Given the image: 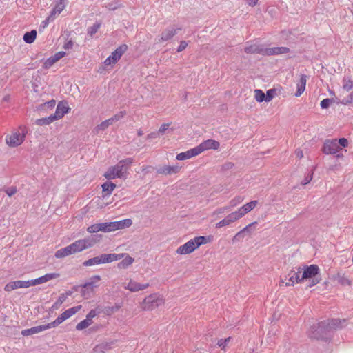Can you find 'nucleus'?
Returning a JSON list of instances; mask_svg holds the SVG:
<instances>
[{"instance_id": "680f3d73", "label": "nucleus", "mask_w": 353, "mask_h": 353, "mask_svg": "<svg viewBox=\"0 0 353 353\" xmlns=\"http://www.w3.org/2000/svg\"><path fill=\"white\" fill-rule=\"evenodd\" d=\"M230 207L228 206H225V207H223V208H219L217 210V213H223L225 212V211H229L230 210Z\"/></svg>"}, {"instance_id": "393cba45", "label": "nucleus", "mask_w": 353, "mask_h": 353, "mask_svg": "<svg viewBox=\"0 0 353 353\" xmlns=\"http://www.w3.org/2000/svg\"><path fill=\"white\" fill-rule=\"evenodd\" d=\"M199 155L196 148H192L186 152H181L176 155V159L179 161H183L188 159L191 157Z\"/></svg>"}, {"instance_id": "49530a36", "label": "nucleus", "mask_w": 353, "mask_h": 353, "mask_svg": "<svg viewBox=\"0 0 353 353\" xmlns=\"http://www.w3.org/2000/svg\"><path fill=\"white\" fill-rule=\"evenodd\" d=\"M57 61L54 60V57L52 56L47 59L46 61L44 62L43 66L46 68H49L52 65H53Z\"/></svg>"}, {"instance_id": "4468645a", "label": "nucleus", "mask_w": 353, "mask_h": 353, "mask_svg": "<svg viewBox=\"0 0 353 353\" xmlns=\"http://www.w3.org/2000/svg\"><path fill=\"white\" fill-rule=\"evenodd\" d=\"M241 216L238 214L236 211L233 212L230 214H229L227 216H225L223 219L219 221L216 223V228H221L222 227L225 226H229L234 222L236 221L237 220L240 219Z\"/></svg>"}, {"instance_id": "a878e982", "label": "nucleus", "mask_w": 353, "mask_h": 353, "mask_svg": "<svg viewBox=\"0 0 353 353\" xmlns=\"http://www.w3.org/2000/svg\"><path fill=\"white\" fill-rule=\"evenodd\" d=\"M180 167L178 165H165L157 170V172L162 174H172L177 173L179 171Z\"/></svg>"}, {"instance_id": "a19ab883", "label": "nucleus", "mask_w": 353, "mask_h": 353, "mask_svg": "<svg viewBox=\"0 0 353 353\" xmlns=\"http://www.w3.org/2000/svg\"><path fill=\"white\" fill-rule=\"evenodd\" d=\"M125 111H120L119 112L115 114L110 119L111 121L114 123L119 120H121L125 115Z\"/></svg>"}, {"instance_id": "2f4dec72", "label": "nucleus", "mask_w": 353, "mask_h": 353, "mask_svg": "<svg viewBox=\"0 0 353 353\" xmlns=\"http://www.w3.org/2000/svg\"><path fill=\"white\" fill-rule=\"evenodd\" d=\"M37 37V31L32 30L30 32H26L23 35V40L26 43L30 44L33 43Z\"/></svg>"}, {"instance_id": "ea45409f", "label": "nucleus", "mask_w": 353, "mask_h": 353, "mask_svg": "<svg viewBox=\"0 0 353 353\" xmlns=\"http://www.w3.org/2000/svg\"><path fill=\"white\" fill-rule=\"evenodd\" d=\"M243 197L236 196L230 201L229 207H230V209H232L236 206L238 204L241 203L243 201Z\"/></svg>"}, {"instance_id": "20e7f679", "label": "nucleus", "mask_w": 353, "mask_h": 353, "mask_svg": "<svg viewBox=\"0 0 353 353\" xmlns=\"http://www.w3.org/2000/svg\"><path fill=\"white\" fill-rule=\"evenodd\" d=\"M26 134V128L20 126L19 129L12 131L10 134L6 136V143L10 148L18 147L23 143Z\"/></svg>"}, {"instance_id": "72a5a7b5", "label": "nucleus", "mask_w": 353, "mask_h": 353, "mask_svg": "<svg viewBox=\"0 0 353 353\" xmlns=\"http://www.w3.org/2000/svg\"><path fill=\"white\" fill-rule=\"evenodd\" d=\"M245 52L246 53H260L263 54L264 49L260 47L259 45H250L245 48Z\"/></svg>"}, {"instance_id": "2eb2a0df", "label": "nucleus", "mask_w": 353, "mask_h": 353, "mask_svg": "<svg viewBox=\"0 0 353 353\" xmlns=\"http://www.w3.org/2000/svg\"><path fill=\"white\" fill-rule=\"evenodd\" d=\"M32 286L31 280L29 281H15L9 282L4 288L7 292H10L18 288H27Z\"/></svg>"}, {"instance_id": "bf43d9fd", "label": "nucleus", "mask_w": 353, "mask_h": 353, "mask_svg": "<svg viewBox=\"0 0 353 353\" xmlns=\"http://www.w3.org/2000/svg\"><path fill=\"white\" fill-rule=\"evenodd\" d=\"M73 46V42L70 40V41H68L63 46V48L65 50H68V49H70L72 48Z\"/></svg>"}, {"instance_id": "b1692460", "label": "nucleus", "mask_w": 353, "mask_h": 353, "mask_svg": "<svg viewBox=\"0 0 353 353\" xmlns=\"http://www.w3.org/2000/svg\"><path fill=\"white\" fill-rule=\"evenodd\" d=\"M307 77L305 74H301L299 81L296 83V97H300L305 89Z\"/></svg>"}, {"instance_id": "de8ad7c7", "label": "nucleus", "mask_w": 353, "mask_h": 353, "mask_svg": "<svg viewBox=\"0 0 353 353\" xmlns=\"http://www.w3.org/2000/svg\"><path fill=\"white\" fill-rule=\"evenodd\" d=\"M106 223V232L116 231V225L115 222H105Z\"/></svg>"}, {"instance_id": "f704fd0d", "label": "nucleus", "mask_w": 353, "mask_h": 353, "mask_svg": "<svg viewBox=\"0 0 353 353\" xmlns=\"http://www.w3.org/2000/svg\"><path fill=\"white\" fill-rule=\"evenodd\" d=\"M55 120L51 114L49 117L38 119L35 121V123L38 125H47L54 122Z\"/></svg>"}, {"instance_id": "6e6d98bb", "label": "nucleus", "mask_w": 353, "mask_h": 353, "mask_svg": "<svg viewBox=\"0 0 353 353\" xmlns=\"http://www.w3.org/2000/svg\"><path fill=\"white\" fill-rule=\"evenodd\" d=\"M65 55V52H59L56 53L54 55H53L52 57H54V60H55L56 61H58L59 59L63 58Z\"/></svg>"}, {"instance_id": "cd10ccee", "label": "nucleus", "mask_w": 353, "mask_h": 353, "mask_svg": "<svg viewBox=\"0 0 353 353\" xmlns=\"http://www.w3.org/2000/svg\"><path fill=\"white\" fill-rule=\"evenodd\" d=\"M124 256L121 258H125L117 264V267L119 269H126L134 262V259L127 254H123Z\"/></svg>"}, {"instance_id": "6ab92c4d", "label": "nucleus", "mask_w": 353, "mask_h": 353, "mask_svg": "<svg viewBox=\"0 0 353 353\" xmlns=\"http://www.w3.org/2000/svg\"><path fill=\"white\" fill-rule=\"evenodd\" d=\"M181 28H176L174 26H170L167 28L161 35L160 39H159V41H167L170 40L175 34H177L179 30H181Z\"/></svg>"}, {"instance_id": "603ef678", "label": "nucleus", "mask_w": 353, "mask_h": 353, "mask_svg": "<svg viewBox=\"0 0 353 353\" xmlns=\"http://www.w3.org/2000/svg\"><path fill=\"white\" fill-rule=\"evenodd\" d=\"M188 45V41H182L180 42V44L177 48V52H180L184 50Z\"/></svg>"}, {"instance_id": "412c9836", "label": "nucleus", "mask_w": 353, "mask_h": 353, "mask_svg": "<svg viewBox=\"0 0 353 353\" xmlns=\"http://www.w3.org/2000/svg\"><path fill=\"white\" fill-rule=\"evenodd\" d=\"M59 276V274L58 273H49L46 274L42 276H40L39 278H37L35 279H32V286H34L37 285L42 284L44 283H46L50 280L57 279Z\"/></svg>"}, {"instance_id": "c85d7f7f", "label": "nucleus", "mask_w": 353, "mask_h": 353, "mask_svg": "<svg viewBox=\"0 0 353 353\" xmlns=\"http://www.w3.org/2000/svg\"><path fill=\"white\" fill-rule=\"evenodd\" d=\"M113 345L114 342L112 341L101 343L94 347V353H105L106 351L110 350Z\"/></svg>"}, {"instance_id": "dca6fc26", "label": "nucleus", "mask_w": 353, "mask_h": 353, "mask_svg": "<svg viewBox=\"0 0 353 353\" xmlns=\"http://www.w3.org/2000/svg\"><path fill=\"white\" fill-rule=\"evenodd\" d=\"M69 110L70 108L68 107L67 102L61 101L58 103L55 112L52 115L56 121L61 119L65 114L69 112Z\"/></svg>"}, {"instance_id": "4d7b16f0", "label": "nucleus", "mask_w": 353, "mask_h": 353, "mask_svg": "<svg viewBox=\"0 0 353 353\" xmlns=\"http://www.w3.org/2000/svg\"><path fill=\"white\" fill-rule=\"evenodd\" d=\"M170 124L168 123H163L161 125L158 133L163 134L166 130L169 128Z\"/></svg>"}, {"instance_id": "4c0bfd02", "label": "nucleus", "mask_w": 353, "mask_h": 353, "mask_svg": "<svg viewBox=\"0 0 353 353\" xmlns=\"http://www.w3.org/2000/svg\"><path fill=\"white\" fill-rule=\"evenodd\" d=\"M337 281L342 285H350L351 281L343 274H338L336 276Z\"/></svg>"}, {"instance_id": "13d9d810", "label": "nucleus", "mask_w": 353, "mask_h": 353, "mask_svg": "<svg viewBox=\"0 0 353 353\" xmlns=\"http://www.w3.org/2000/svg\"><path fill=\"white\" fill-rule=\"evenodd\" d=\"M312 174H309L307 176L305 177V179L303 180V182L302 183L303 185H306L307 183H309L310 182V181L312 180Z\"/></svg>"}, {"instance_id": "7ed1b4c3", "label": "nucleus", "mask_w": 353, "mask_h": 353, "mask_svg": "<svg viewBox=\"0 0 353 353\" xmlns=\"http://www.w3.org/2000/svg\"><path fill=\"white\" fill-rule=\"evenodd\" d=\"M132 162L131 158L121 160L115 165L110 167L104 174V176L108 180L116 178L126 179L128 175L129 166Z\"/></svg>"}, {"instance_id": "774afa93", "label": "nucleus", "mask_w": 353, "mask_h": 353, "mask_svg": "<svg viewBox=\"0 0 353 353\" xmlns=\"http://www.w3.org/2000/svg\"><path fill=\"white\" fill-rule=\"evenodd\" d=\"M48 107H54L56 104L55 100L52 99L50 101H48L47 103Z\"/></svg>"}, {"instance_id": "423d86ee", "label": "nucleus", "mask_w": 353, "mask_h": 353, "mask_svg": "<svg viewBox=\"0 0 353 353\" xmlns=\"http://www.w3.org/2000/svg\"><path fill=\"white\" fill-rule=\"evenodd\" d=\"M205 243L206 239L205 236L194 237L183 245L179 246L176 250V253L181 255L190 254L200 245Z\"/></svg>"}, {"instance_id": "0eeeda50", "label": "nucleus", "mask_w": 353, "mask_h": 353, "mask_svg": "<svg viewBox=\"0 0 353 353\" xmlns=\"http://www.w3.org/2000/svg\"><path fill=\"white\" fill-rule=\"evenodd\" d=\"M100 280L101 276L99 275H94L90 278L81 287V296L85 299L91 298L94 294V289L98 287Z\"/></svg>"}, {"instance_id": "473e14b6", "label": "nucleus", "mask_w": 353, "mask_h": 353, "mask_svg": "<svg viewBox=\"0 0 353 353\" xmlns=\"http://www.w3.org/2000/svg\"><path fill=\"white\" fill-rule=\"evenodd\" d=\"M113 123L110 119H106L98 125L94 130L95 133H99L101 131L106 130L110 125H112Z\"/></svg>"}, {"instance_id": "7c9ffc66", "label": "nucleus", "mask_w": 353, "mask_h": 353, "mask_svg": "<svg viewBox=\"0 0 353 353\" xmlns=\"http://www.w3.org/2000/svg\"><path fill=\"white\" fill-rule=\"evenodd\" d=\"M114 222H115L117 230L129 228L132 224V221L130 219H126L114 221Z\"/></svg>"}, {"instance_id": "c9c22d12", "label": "nucleus", "mask_w": 353, "mask_h": 353, "mask_svg": "<svg viewBox=\"0 0 353 353\" xmlns=\"http://www.w3.org/2000/svg\"><path fill=\"white\" fill-rule=\"evenodd\" d=\"M254 99L258 102H263V101L266 102V98H265V93L261 90H259V89H256L254 90Z\"/></svg>"}, {"instance_id": "39448f33", "label": "nucleus", "mask_w": 353, "mask_h": 353, "mask_svg": "<svg viewBox=\"0 0 353 353\" xmlns=\"http://www.w3.org/2000/svg\"><path fill=\"white\" fill-rule=\"evenodd\" d=\"M123 256V254H101L97 256L85 261L83 263V265L85 267H88L99 264L109 263L121 259Z\"/></svg>"}, {"instance_id": "338daca9", "label": "nucleus", "mask_w": 353, "mask_h": 353, "mask_svg": "<svg viewBox=\"0 0 353 353\" xmlns=\"http://www.w3.org/2000/svg\"><path fill=\"white\" fill-rule=\"evenodd\" d=\"M112 60L111 57L109 56V57H108L105 60L104 63H105V65H108L112 64V63H113V62H112Z\"/></svg>"}, {"instance_id": "0e129e2a", "label": "nucleus", "mask_w": 353, "mask_h": 353, "mask_svg": "<svg viewBox=\"0 0 353 353\" xmlns=\"http://www.w3.org/2000/svg\"><path fill=\"white\" fill-rule=\"evenodd\" d=\"M249 6H254L256 5L258 0H244Z\"/></svg>"}, {"instance_id": "a18cd8bd", "label": "nucleus", "mask_w": 353, "mask_h": 353, "mask_svg": "<svg viewBox=\"0 0 353 353\" xmlns=\"http://www.w3.org/2000/svg\"><path fill=\"white\" fill-rule=\"evenodd\" d=\"M352 102H353V92H351L347 97H344L341 101V103L343 105H348Z\"/></svg>"}, {"instance_id": "f257e3e1", "label": "nucleus", "mask_w": 353, "mask_h": 353, "mask_svg": "<svg viewBox=\"0 0 353 353\" xmlns=\"http://www.w3.org/2000/svg\"><path fill=\"white\" fill-rule=\"evenodd\" d=\"M346 323L345 319H333L328 321L320 322L317 325H314L310 328L308 335L310 338L327 340V333L332 330L342 328Z\"/></svg>"}, {"instance_id": "9d476101", "label": "nucleus", "mask_w": 353, "mask_h": 353, "mask_svg": "<svg viewBox=\"0 0 353 353\" xmlns=\"http://www.w3.org/2000/svg\"><path fill=\"white\" fill-rule=\"evenodd\" d=\"M81 305L69 308L61 314L54 321L50 323L52 328L55 327L80 310Z\"/></svg>"}, {"instance_id": "9b49d317", "label": "nucleus", "mask_w": 353, "mask_h": 353, "mask_svg": "<svg viewBox=\"0 0 353 353\" xmlns=\"http://www.w3.org/2000/svg\"><path fill=\"white\" fill-rule=\"evenodd\" d=\"M220 146V143L219 141L213 139H208L202 143H201L196 148L198 154H201V152L208 150H217Z\"/></svg>"}, {"instance_id": "a211bd4d", "label": "nucleus", "mask_w": 353, "mask_h": 353, "mask_svg": "<svg viewBox=\"0 0 353 353\" xmlns=\"http://www.w3.org/2000/svg\"><path fill=\"white\" fill-rule=\"evenodd\" d=\"M50 328H52V327L49 323H47L45 325H38V326L32 327L29 329L23 330L21 331V334L23 336L32 335V334L41 332L43 331H45V330L50 329Z\"/></svg>"}, {"instance_id": "aec40b11", "label": "nucleus", "mask_w": 353, "mask_h": 353, "mask_svg": "<svg viewBox=\"0 0 353 353\" xmlns=\"http://www.w3.org/2000/svg\"><path fill=\"white\" fill-rule=\"evenodd\" d=\"M290 52V49L287 47H272L264 49L263 55H279L287 54Z\"/></svg>"}, {"instance_id": "58836bf2", "label": "nucleus", "mask_w": 353, "mask_h": 353, "mask_svg": "<svg viewBox=\"0 0 353 353\" xmlns=\"http://www.w3.org/2000/svg\"><path fill=\"white\" fill-rule=\"evenodd\" d=\"M101 27V23L99 22L94 23L92 26L89 27L88 29V34L92 37L95 33L97 32L98 30Z\"/></svg>"}, {"instance_id": "1a4fd4ad", "label": "nucleus", "mask_w": 353, "mask_h": 353, "mask_svg": "<svg viewBox=\"0 0 353 353\" xmlns=\"http://www.w3.org/2000/svg\"><path fill=\"white\" fill-rule=\"evenodd\" d=\"M163 303V299L158 294H152L147 296L143 301L144 310H152Z\"/></svg>"}, {"instance_id": "052dcab7", "label": "nucleus", "mask_w": 353, "mask_h": 353, "mask_svg": "<svg viewBox=\"0 0 353 353\" xmlns=\"http://www.w3.org/2000/svg\"><path fill=\"white\" fill-rule=\"evenodd\" d=\"M256 223H252L249 224L248 225L245 226L244 228L241 230L243 234L245 232H250V228L252 227Z\"/></svg>"}, {"instance_id": "5fc2aeb1", "label": "nucleus", "mask_w": 353, "mask_h": 353, "mask_svg": "<svg viewBox=\"0 0 353 353\" xmlns=\"http://www.w3.org/2000/svg\"><path fill=\"white\" fill-rule=\"evenodd\" d=\"M98 312L95 310H91L87 314L86 318L90 321H92V318L97 315Z\"/></svg>"}, {"instance_id": "ddd939ff", "label": "nucleus", "mask_w": 353, "mask_h": 353, "mask_svg": "<svg viewBox=\"0 0 353 353\" xmlns=\"http://www.w3.org/2000/svg\"><path fill=\"white\" fill-rule=\"evenodd\" d=\"M150 286L149 283H140L134 280L130 279L128 283L123 284V288L132 292H136L147 289Z\"/></svg>"}, {"instance_id": "c756f323", "label": "nucleus", "mask_w": 353, "mask_h": 353, "mask_svg": "<svg viewBox=\"0 0 353 353\" xmlns=\"http://www.w3.org/2000/svg\"><path fill=\"white\" fill-rule=\"evenodd\" d=\"M116 188V185L112 182H105L102 185L103 192L105 193L103 197L106 196H110L114 188Z\"/></svg>"}, {"instance_id": "f03ea898", "label": "nucleus", "mask_w": 353, "mask_h": 353, "mask_svg": "<svg viewBox=\"0 0 353 353\" xmlns=\"http://www.w3.org/2000/svg\"><path fill=\"white\" fill-rule=\"evenodd\" d=\"M95 241L92 237L77 240L69 245L56 251L54 256L57 259L63 258L87 250L92 247Z\"/></svg>"}, {"instance_id": "e433bc0d", "label": "nucleus", "mask_w": 353, "mask_h": 353, "mask_svg": "<svg viewBox=\"0 0 353 353\" xmlns=\"http://www.w3.org/2000/svg\"><path fill=\"white\" fill-rule=\"evenodd\" d=\"M92 323V321H90L89 319L85 318L84 320L81 321L77 325L76 329L77 330H82L90 326Z\"/></svg>"}, {"instance_id": "6e6552de", "label": "nucleus", "mask_w": 353, "mask_h": 353, "mask_svg": "<svg viewBox=\"0 0 353 353\" xmlns=\"http://www.w3.org/2000/svg\"><path fill=\"white\" fill-rule=\"evenodd\" d=\"M319 272V268L316 265L306 266L303 272H301V279L303 281L307 279H312V281L308 284V287H313L320 282V278L316 277Z\"/></svg>"}, {"instance_id": "8fccbe9b", "label": "nucleus", "mask_w": 353, "mask_h": 353, "mask_svg": "<svg viewBox=\"0 0 353 353\" xmlns=\"http://www.w3.org/2000/svg\"><path fill=\"white\" fill-rule=\"evenodd\" d=\"M343 88L344 90L349 91L353 88V81L351 80L344 81Z\"/></svg>"}, {"instance_id": "37998d69", "label": "nucleus", "mask_w": 353, "mask_h": 353, "mask_svg": "<svg viewBox=\"0 0 353 353\" xmlns=\"http://www.w3.org/2000/svg\"><path fill=\"white\" fill-rule=\"evenodd\" d=\"M231 337H228L227 339H221L217 342V345L221 347L223 350L225 349V346L230 341Z\"/></svg>"}, {"instance_id": "f3484780", "label": "nucleus", "mask_w": 353, "mask_h": 353, "mask_svg": "<svg viewBox=\"0 0 353 353\" xmlns=\"http://www.w3.org/2000/svg\"><path fill=\"white\" fill-rule=\"evenodd\" d=\"M301 268H299L297 272L295 271H291L288 276V281L285 283V286H292L294 285V283H299L303 281L301 279Z\"/></svg>"}, {"instance_id": "5701e85b", "label": "nucleus", "mask_w": 353, "mask_h": 353, "mask_svg": "<svg viewBox=\"0 0 353 353\" xmlns=\"http://www.w3.org/2000/svg\"><path fill=\"white\" fill-rule=\"evenodd\" d=\"M258 203L257 201H252L245 205H243L242 207H241L236 212L242 218L245 214L250 212L252 210H253L256 204Z\"/></svg>"}, {"instance_id": "3c124183", "label": "nucleus", "mask_w": 353, "mask_h": 353, "mask_svg": "<svg viewBox=\"0 0 353 353\" xmlns=\"http://www.w3.org/2000/svg\"><path fill=\"white\" fill-rule=\"evenodd\" d=\"M338 145L341 147L345 148L348 145V141L345 138H340L337 140Z\"/></svg>"}, {"instance_id": "f8f14e48", "label": "nucleus", "mask_w": 353, "mask_h": 353, "mask_svg": "<svg viewBox=\"0 0 353 353\" xmlns=\"http://www.w3.org/2000/svg\"><path fill=\"white\" fill-rule=\"evenodd\" d=\"M341 148L338 145L337 139L327 140L323 147V152L325 154H335Z\"/></svg>"}, {"instance_id": "c03bdc74", "label": "nucleus", "mask_w": 353, "mask_h": 353, "mask_svg": "<svg viewBox=\"0 0 353 353\" xmlns=\"http://www.w3.org/2000/svg\"><path fill=\"white\" fill-rule=\"evenodd\" d=\"M65 8V5L62 0H61L59 3L56 4L54 6V12H59V14L63 11V10Z\"/></svg>"}, {"instance_id": "79ce46f5", "label": "nucleus", "mask_w": 353, "mask_h": 353, "mask_svg": "<svg viewBox=\"0 0 353 353\" xmlns=\"http://www.w3.org/2000/svg\"><path fill=\"white\" fill-rule=\"evenodd\" d=\"M276 94L275 89H270L267 91L265 94L266 102L270 101Z\"/></svg>"}, {"instance_id": "69168bd1", "label": "nucleus", "mask_w": 353, "mask_h": 353, "mask_svg": "<svg viewBox=\"0 0 353 353\" xmlns=\"http://www.w3.org/2000/svg\"><path fill=\"white\" fill-rule=\"evenodd\" d=\"M234 166V164L232 163H226L223 165V168L224 169H230Z\"/></svg>"}, {"instance_id": "864d4df0", "label": "nucleus", "mask_w": 353, "mask_h": 353, "mask_svg": "<svg viewBox=\"0 0 353 353\" xmlns=\"http://www.w3.org/2000/svg\"><path fill=\"white\" fill-rule=\"evenodd\" d=\"M8 196H12L17 192V188L15 187H10L6 190Z\"/></svg>"}, {"instance_id": "bb28decb", "label": "nucleus", "mask_w": 353, "mask_h": 353, "mask_svg": "<svg viewBox=\"0 0 353 353\" xmlns=\"http://www.w3.org/2000/svg\"><path fill=\"white\" fill-rule=\"evenodd\" d=\"M106 223H95L87 228L89 233H96L99 231L106 232Z\"/></svg>"}, {"instance_id": "09e8293b", "label": "nucleus", "mask_w": 353, "mask_h": 353, "mask_svg": "<svg viewBox=\"0 0 353 353\" xmlns=\"http://www.w3.org/2000/svg\"><path fill=\"white\" fill-rule=\"evenodd\" d=\"M331 102H332V100L330 99H328V98L324 99L320 103L321 108L322 109L327 108L330 106Z\"/></svg>"}, {"instance_id": "e2e57ef3", "label": "nucleus", "mask_w": 353, "mask_h": 353, "mask_svg": "<svg viewBox=\"0 0 353 353\" xmlns=\"http://www.w3.org/2000/svg\"><path fill=\"white\" fill-rule=\"evenodd\" d=\"M65 299L66 295H65V294H61L58 299V302H59V304H62L65 301Z\"/></svg>"}, {"instance_id": "4be33fe9", "label": "nucleus", "mask_w": 353, "mask_h": 353, "mask_svg": "<svg viewBox=\"0 0 353 353\" xmlns=\"http://www.w3.org/2000/svg\"><path fill=\"white\" fill-rule=\"evenodd\" d=\"M128 46L125 44L121 45L119 46L114 52L111 53L110 57H111L112 62L116 63L123 54V53L127 50Z\"/></svg>"}]
</instances>
